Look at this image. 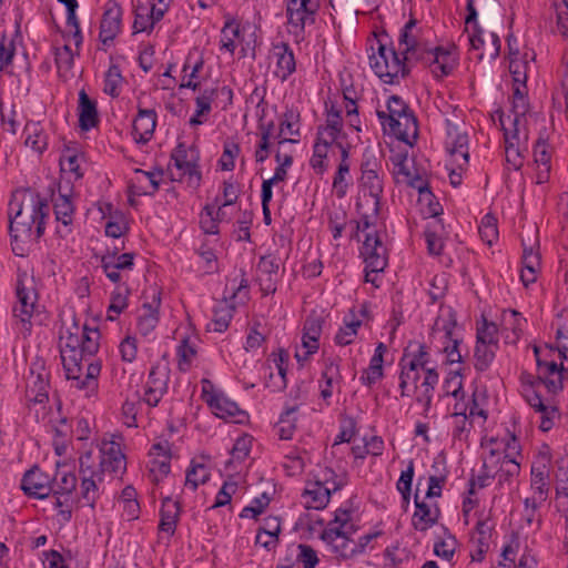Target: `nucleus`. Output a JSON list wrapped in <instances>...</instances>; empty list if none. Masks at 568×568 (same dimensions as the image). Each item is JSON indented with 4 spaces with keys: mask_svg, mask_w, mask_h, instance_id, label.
Returning <instances> with one entry per match:
<instances>
[{
    "mask_svg": "<svg viewBox=\"0 0 568 568\" xmlns=\"http://www.w3.org/2000/svg\"><path fill=\"white\" fill-rule=\"evenodd\" d=\"M176 354L179 357V369L186 372L192 364L193 358L196 356L195 346L192 345L187 337H184L178 346Z\"/></svg>",
    "mask_w": 568,
    "mask_h": 568,
    "instance_id": "nucleus-57",
    "label": "nucleus"
},
{
    "mask_svg": "<svg viewBox=\"0 0 568 568\" xmlns=\"http://www.w3.org/2000/svg\"><path fill=\"white\" fill-rule=\"evenodd\" d=\"M520 382L523 386V392L525 388H538L541 384L546 386L548 393L558 394L564 389V384H561V379L559 378H546L540 375L534 376L527 372H523L520 374Z\"/></svg>",
    "mask_w": 568,
    "mask_h": 568,
    "instance_id": "nucleus-43",
    "label": "nucleus"
},
{
    "mask_svg": "<svg viewBox=\"0 0 568 568\" xmlns=\"http://www.w3.org/2000/svg\"><path fill=\"white\" fill-rule=\"evenodd\" d=\"M301 113L296 108H286L278 123V132L275 139H288L286 135L300 136Z\"/></svg>",
    "mask_w": 568,
    "mask_h": 568,
    "instance_id": "nucleus-38",
    "label": "nucleus"
},
{
    "mask_svg": "<svg viewBox=\"0 0 568 568\" xmlns=\"http://www.w3.org/2000/svg\"><path fill=\"white\" fill-rule=\"evenodd\" d=\"M415 61L427 65L436 79L449 75L457 64L453 52L443 47L424 49Z\"/></svg>",
    "mask_w": 568,
    "mask_h": 568,
    "instance_id": "nucleus-7",
    "label": "nucleus"
},
{
    "mask_svg": "<svg viewBox=\"0 0 568 568\" xmlns=\"http://www.w3.org/2000/svg\"><path fill=\"white\" fill-rule=\"evenodd\" d=\"M465 23L471 24L473 33L469 37L471 49L479 50L484 45L483 29L478 24V11L475 7V0H467Z\"/></svg>",
    "mask_w": 568,
    "mask_h": 568,
    "instance_id": "nucleus-47",
    "label": "nucleus"
},
{
    "mask_svg": "<svg viewBox=\"0 0 568 568\" xmlns=\"http://www.w3.org/2000/svg\"><path fill=\"white\" fill-rule=\"evenodd\" d=\"M476 342L488 345H499L498 326L483 316L481 323L477 324Z\"/></svg>",
    "mask_w": 568,
    "mask_h": 568,
    "instance_id": "nucleus-53",
    "label": "nucleus"
},
{
    "mask_svg": "<svg viewBox=\"0 0 568 568\" xmlns=\"http://www.w3.org/2000/svg\"><path fill=\"white\" fill-rule=\"evenodd\" d=\"M325 320L323 316L312 312L305 320L303 325L302 345L306 349L302 356L300 353L295 354L298 363L307 361L311 355L315 354L320 348V337L323 331Z\"/></svg>",
    "mask_w": 568,
    "mask_h": 568,
    "instance_id": "nucleus-14",
    "label": "nucleus"
},
{
    "mask_svg": "<svg viewBox=\"0 0 568 568\" xmlns=\"http://www.w3.org/2000/svg\"><path fill=\"white\" fill-rule=\"evenodd\" d=\"M252 446V438L248 435H244L239 437L232 449H231V459L225 463L226 468L235 462H243L250 454Z\"/></svg>",
    "mask_w": 568,
    "mask_h": 568,
    "instance_id": "nucleus-59",
    "label": "nucleus"
},
{
    "mask_svg": "<svg viewBox=\"0 0 568 568\" xmlns=\"http://www.w3.org/2000/svg\"><path fill=\"white\" fill-rule=\"evenodd\" d=\"M78 111L79 128L82 131L88 132L100 123L97 102L87 94L84 89L79 92Z\"/></svg>",
    "mask_w": 568,
    "mask_h": 568,
    "instance_id": "nucleus-26",
    "label": "nucleus"
},
{
    "mask_svg": "<svg viewBox=\"0 0 568 568\" xmlns=\"http://www.w3.org/2000/svg\"><path fill=\"white\" fill-rule=\"evenodd\" d=\"M160 306L161 291L154 287L152 288L151 302L143 303L142 314L138 317V329L142 335L146 336L156 327L160 320Z\"/></svg>",
    "mask_w": 568,
    "mask_h": 568,
    "instance_id": "nucleus-23",
    "label": "nucleus"
},
{
    "mask_svg": "<svg viewBox=\"0 0 568 568\" xmlns=\"http://www.w3.org/2000/svg\"><path fill=\"white\" fill-rule=\"evenodd\" d=\"M123 10L115 0L105 3L100 22L99 39L103 45H110L121 32Z\"/></svg>",
    "mask_w": 568,
    "mask_h": 568,
    "instance_id": "nucleus-13",
    "label": "nucleus"
},
{
    "mask_svg": "<svg viewBox=\"0 0 568 568\" xmlns=\"http://www.w3.org/2000/svg\"><path fill=\"white\" fill-rule=\"evenodd\" d=\"M135 176L131 179L128 193L135 196H154L160 189V181L164 174L163 169L148 172L141 169L134 170Z\"/></svg>",
    "mask_w": 568,
    "mask_h": 568,
    "instance_id": "nucleus-16",
    "label": "nucleus"
},
{
    "mask_svg": "<svg viewBox=\"0 0 568 568\" xmlns=\"http://www.w3.org/2000/svg\"><path fill=\"white\" fill-rule=\"evenodd\" d=\"M281 531V518L277 516H268L263 519V525L257 529L255 544L262 546L267 551H272L280 542L278 536Z\"/></svg>",
    "mask_w": 568,
    "mask_h": 568,
    "instance_id": "nucleus-24",
    "label": "nucleus"
},
{
    "mask_svg": "<svg viewBox=\"0 0 568 568\" xmlns=\"http://www.w3.org/2000/svg\"><path fill=\"white\" fill-rule=\"evenodd\" d=\"M549 458L542 456L538 463L531 466L530 486L536 494L537 501H546L549 491Z\"/></svg>",
    "mask_w": 568,
    "mask_h": 568,
    "instance_id": "nucleus-25",
    "label": "nucleus"
},
{
    "mask_svg": "<svg viewBox=\"0 0 568 568\" xmlns=\"http://www.w3.org/2000/svg\"><path fill=\"white\" fill-rule=\"evenodd\" d=\"M399 367V390H400V397H408L410 396V389H409V383H413L414 386L417 384V382L420 378V371L419 368H415V371H408V367L405 365L398 366Z\"/></svg>",
    "mask_w": 568,
    "mask_h": 568,
    "instance_id": "nucleus-58",
    "label": "nucleus"
},
{
    "mask_svg": "<svg viewBox=\"0 0 568 568\" xmlns=\"http://www.w3.org/2000/svg\"><path fill=\"white\" fill-rule=\"evenodd\" d=\"M499 345H488L477 343L475 345L474 358H475V369L479 373L486 372L496 357V352L498 351Z\"/></svg>",
    "mask_w": 568,
    "mask_h": 568,
    "instance_id": "nucleus-49",
    "label": "nucleus"
},
{
    "mask_svg": "<svg viewBox=\"0 0 568 568\" xmlns=\"http://www.w3.org/2000/svg\"><path fill=\"white\" fill-rule=\"evenodd\" d=\"M158 114L154 109L138 106V114L133 120L132 133L138 143H148L156 128Z\"/></svg>",
    "mask_w": 568,
    "mask_h": 568,
    "instance_id": "nucleus-22",
    "label": "nucleus"
},
{
    "mask_svg": "<svg viewBox=\"0 0 568 568\" xmlns=\"http://www.w3.org/2000/svg\"><path fill=\"white\" fill-rule=\"evenodd\" d=\"M21 489L29 497L44 499L52 494L53 478L39 466H33L23 475Z\"/></svg>",
    "mask_w": 568,
    "mask_h": 568,
    "instance_id": "nucleus-11",
    "label": "nucleus"
},
{
    "mask_svg": "<svg viewBox=\"0 0 568 568\" xmlns=\"http://www.w3.org/2000/svg\"><path fill=\"white\" fill-rule=\"evenodd\" d=\"M448 290V280L446 274H436L430 281V288L428 290V296L430 304H435L443 300Z\"/></svg>",
    "mask_w": 568,
    "mask_h": 568,
    "instance_id": "nucleus-61",
    "label": "nucleus"
},
{
    "mask_svg": "<svg viewBox=\"0 0 568 568\" xmlns=\"http://www.w3.org/2000/svg\"><path fill=\"white\" fill-rule=\"evenodd\" d=\"M528 110H529L528 98H519L517 100L511 101V113L514 114L513 139H518V135L521 134L519 124L521 122V119L525 118Z\"/></svg>",
    "mask_w": 568,
    "mask_h": 568,
    "instance_id": "nucleus-60",
    "label": "nucleus"
},
{
    "mask_svg": "<svg viewBox=\"0 0 568 568\" xmlns=\"http://www.w3.org/2000/svg\"><path fill=\"white\" fill-rule=\"evenodd\" d=\"M416 24L417 20L415 18H410L402 28L398 39L399 45H405L400 54L407 57L409 61H415L424 50L422 44L412 34V30Z\"/></svg>",
    "mask_w": 568,
    "mask_h": 568,
    "instance_id": "nucleus-31",
    "label": "nucleus"
},
{
    "mask_svg": "<svg viewBox=\"0 0 568 568\" xmlns=\"http://www.w3.org/2000/svg\"><path fill=\"white\" fill-rule=\"evenodd\" d=\"M170 381V368L168 364L155 363L152 365L145 386L154 387L155 389H162L168 392V385Z\"/></svg>",
    "mask_w": 568,
    "mask_h": 568,
    "instance_id": "nucleus-51",
    "label": "nucleus"
},
{
    "mask_svg": "<svg viewBox=\"0 0 568 568\" xmlns=\"http://www.w3.org/2000/svg\"><path fill=\"white\" fill-rule=\"evenodd\" d=\"M271 357H273V362L277 369L278 381L274 382V383L272 382L274 375L271 372L270 376H268L270 381H267L265 383V386L268 388H272L273 392H281V390L285 389L287 386L286 374H287V364L290 361V354L284 348H278L277 352H273L271 354Z\"/></svg>",
    "mask_w": 568,
    "mask_h": 568,
    "instance_id": "nucleus-33",
    "label": "nucleus"
},
{
    "mask_svg": "<svg viewBox=\"0 0 568 568\" xmlns=\"http://www.w3.org/2000/svg\"><path fill=\"white\" fill-rule=\"evenodd\" d=\"M326 110V119L325 124H321L317 126V131L320 134L326 133L329 135V140L334 141L336 139V134L343 131V118L342 110L338 109L334 103H325Z\"/></svg>",
    "mask_w": 568,
    "mask_h": 568,
    "instance_id": "nucleus-39",
    "label": "nucleus"
},
{
    "mask_svg": "<svg viewBox=\"0 0 568 568\" xmlns=\"http://www.w3.org/2000/svg\"><path fill=\"white\" fill-rule=\"evenodd\" d=\"M499 122L504 130L506 143V160L507 162L511 163L515 169H519L523 165V159L520 156L519 150L520 134L518 135V139H513V131H509L505 128L503 112H500Z\"/></svg>",
    "mask_w": 568,
    "mask_h": 568,
    "instance_id": "nucleus-48",
    "label": "nucleus"
},
{
    "mask_svg": "<svg viewBox=\"0 0 568 568\" xmlns=\"http://www.w3.org/2000/svg\"><path fill=\"white\" fill-rule=\"evenodd\" d=\"M361 185L368 191V195L373 199L374 214L377 215L381 210V201L383 195V174L382 173H363L359 179Z\"/></svg>",
    "mask_w": 568,
    "mask_h": 568,
    "instance_id": "nucleus-37",
    "label": "nucleus"
},
{
    "mask_svg": "<svg viewBox=\"0 0 568 568\" xmlns=\"http://www.w3.org/2000/svg\"><path fill=\"white\" fill-rule=\"evenodd\" d=\"M407 57L402 55L393 47L378 41L376 53L369 55V65L374 73L386 84H397L399 79L408 77L410 69Z\"/></svg>",
    "mask_w": 568,
    "mask_h": 568,
    "instance_id": "nucleus-3",
    "label": "nucleus"
},
{
    "mask_svg": "<svg viewBox=\"0 0 568 568\" xmlns=\"http://www.w3.org/2000/svg\"><path fill=\"white\" fill-rule=\"evenodd\" d=\"M447 135L446 149L452 156L459 155L462 158L463 162L457 163L458 168L462 169L468 164L469 160L468 136L466 133H458L456 128L449 129ZM455 162H458L457 159H455Z\"/></svg>",
    "mask_w": 568,
    "mask_h": 568,
    "instance_id": "nucleus-30",
    "label": "nucleus"
},
{
    "mask_svg": "<svg viewBox=\"0 0 568 568\" xmlns=\"http://www.w3.org/2000/svg\"><path fill=\"white\" fill-rule=\"evenodd\" d=\"M78 484V478L74 473L69 471H57V476L53 478V490L54 496L71 495Z\"/></svg>",
    "mask_w": 568,
    "mask_h": 568,
    "instance_id": "nucleus-52",
    "label": "nucleus"
},
{
    "mask_svg": "<svg viewBox=\"0 0 568 568\" xmlns=\"http://www.w3.org/2000/svg\"><path fill=\"white\" fill-rule=\"evenodd\" d=\"M280 261L273 254L263 255L257 263L260 290L264 296L277 290Z\"/></svg>",
    "mask_w": 568,
    "mask_h": 568,
    "instance_id": "nucleus-19",
    "label": "nucleus"
},
{
    "mask_svg": "<svg viewBox=\"0 0 568 568\" xmlns=\"http://www.w3.org/2000/svg\"><path fill=\"white\" fill-rule=\"evenodd\" d=\"M294 548V545L290 549ZM298 551L296 555V561L303 564L304 568H315L318 564L317 552L314 548L306 544H298L295 546Z\"/></svg>",
    "mask_w": 568,
    "mask_h": 568,
    "instance_id": "nucleus-62",
    "label": "nucleus"
},
{
    "mask_svg": "<svg viewBox=\"0 0 568 568\" xmlns=\"http://www.w3.org/2000/svg\"><path fill=\"white\" fill-rule=\"evenodd\" d=\"M121 80L122 75L120 68L115 64H112L105 73L103 91L106 94L116 98L120 94L118 87Z\"/></svg>",
    "mask_w": 568,
    "mask_h": 568,
    "instance_id": "nucleus-64",
    "label": "nucleus"
},
{
    "mask_svg": "<svg viewBox=\"0 0 568 568\" xmlns=\"http://www.w3.org/2000/svg\"><path fill=\"white\" fill-rule=\"evenodd\" d=\"M478 232L480 239L489 246H491L498 240V227L497 219L488 213L486 214L479 224Z\"/></svg>",
    "mask_w": 568,
    "mask_h": 568,
    "instance_id": "nucleus-55",
    "label": "nucleus"
},
{
    "mask_svg": "<svg viewBox=\"0 0 568 568\" xmlns=\"http://www.w3.org/2000/svg\"><path fill=\"white\" fill-rule=\"evenodd\" d=\"M534 160L537 166H551V148L542 135L534 144Z\"/></svg>",
    "mask_w": 568,
    "mask_h": 568,
    "instance_id": "nucleus-63",
    "label": "nucleus"
},
{
    "mask_svg": "<svg viewBox=\"0 0 568 568\" xmlns=\"http://www.w3.org/2000/svg\"><path fill=\"white\" fill-rule=\"evenodd\" d=\"M240 22L235 18L226 16V20L221 30L220 49L225 50L233 55L236 49L235 39H240Z\"/></svg>",
    "mask_w": 568,
    "mask_h": 568,
    "instance_id": "nucleus-41",
    "label": "nucleus"
},
{
    "mask_svg": "<svg viewBox=\"0 0 568 568\" xmlns=\"http://www.w3.org/2000/svg\"><path fill=\"white\" fill-rule=\"evenodd\" d=\"M304 497L310 498L306 501V507L312 509H324L329 503L331 489L325 487L321 481L313 483L305 489Z\"/></svg>",
    "mask_w": 568,
    "mask_h": 568,
    "instance_id": "nucleus-42",
    "label": "nucleus"
},
{
    "mask_svg": "<svg viewBox=\"0 0 568 568\" xmlns=\"http://www.w3.org/2000/svg\"><path fill=\"white\" fill-rule=\"evenodd\" d=\"M444 231V223L442 219H437L428 223L424 236L427 244V251L432 255H440L444 248V242L440 232Z\"/></svg>",
    "mask_w": 568,
    "mask_h": 568,
    "instance_id": "nucleus-44",
    "label": "nucleus"
},
{
    "mask_svg": "<svg viewBox=\"0 0 568 568\" xmlns=\"http://www.w3.org/2000/svg\"><path fill=\"white\" fill-rule=\"evenodd\" d=\"M365 262V282L379 287L377 274L383 272L388 263L387 248L377 233H367L361 248Z\"/></svg>",
    "mask_w": 568,
    "mask_h": 568,
    "instance_id": "nucleus-5",
    "label": "nucleus"
},
{
    "mask_svg": "<svg viewBox=\"0 0 568 568\" xmlns=\"http://www.w3.org/2000/svg\"><path fill=\"white\" fill-rule=\"evenodd\" d=\"M131 293L126 284H119L110 296V305L108 306L106 318L115 321L118 316L128 307V300Z\"/></svg>",
    "mask_w": 568,
    "mask_h": 568,
    "instance_id": "nucleus-40",
    "label": "nucleus"
},
{
    "mask_svg": "<svg viewBox=\"0 0 568 568\" xmlns=\"http://www.w3.org/2000/svg\"><path fill=\"white\" fill-rule=\"evenodd\" d=\"M241 153V145L233 138H227L223 142V152L217 161V165L222 171H233L235 168V159Z\"/></svg>",
    "mask_w": 568,
    "mask_h": 568,
    "instance_id": "nucleus-50",
    "label": "nucleus"
},
{
    "mask_svg": "<svg viewBox=\"0 0 568 568\" xmlns=\"http://www.w3.org/2000/svg\"><path fill=\"white\" fill-rule=\"evenodd\" d=\"M329 148V135H327L324 132L323 134H320V131H317L315 143L313 146V155L310 160L311 168L317 174H323L327 170V163L325 162V160L327 159Z\"/></svg>",
    "mask_w": 568,
    "mask_h": 568,
    "instance_id": "nucleus-34",
    "label": "nucleus"
},
{
    "mask_svg": "<svg viewBox=\"0 0 568 568\" xmlns=\"http://www.w3.org/2000/svg\"><path fill=\"white\" fill-rule=\"evenodd\" d=\"M235 312V305L231 304L225 297L222 302H220L213 310V318L211 324H209V331H214L217 333L225 332L230 323L233 318Z\"/></svg>",
    "mask_w": 568,
    "mask_h": 568,
    "instance_id": "nucleus-35",
    "label": "nucleus"
},
{
    "mask_svg": "<svg viewBox=\"0 0 568 568\" xmlns=\"http://www.w3.org/2000/svg\"><path fill=\"white\" fill-rule=\"evenodd\" d=\"M489 460L494 468L499 465L494 471L495 478H497V488L500 490L505 487L510 488L519 476L520 464L515 457H511V453H506L501 456L498 449L495 448L489 450Z\"/></svg>",
    "mask_w": 568,
    "mask_h": 568,
    "instance_id": "nucleus-9",
    "label": "nucleus"
},
{
    "mask_svg": "<svg viewBox=\"0 0 568 568\" xmlns=\"http://www.w3.org/2000/svg\"><path fill=\"white\" fill-rule=\"evenodd\" d=\"M439 374L436 368L425 369L424 378L418 387L415 385L416 403L422 404L424 408V415L427 416L432 408L433 397L435 387L438 384Z\"/></svg>",
    "mask_w": 568,
    "mask_h": 568,
    "instance_id": "nucleus-27",
    "label": "nucleus"
},
{
    "mask_svg": "<svg viewBox=\"0 0 568 568\" xmlns=\"http://www.w3.org/2000/svg\"><path fill=\"white\" fill-rule=\"evenodd\" d=\"M23 133L26 134L24 145L42 154L49 145V136L40 122L28 121L24 125Z\"/></svg>",
    "mask_w": 568,
    "mask_h": 568,
    "instance_id": "nucleus-28",
    "label": "nucleus"
},
{
    "mask_svg": "<svg viewBox=\"0 0 568 568\" xmlns=\"http://www.w3.org/2000/svg\"><path fill=\"white\" fill-rule=\"evenodd\" d=\"M101 334L98 327L84 324L79 326L75 317L71 328L67 329L65 346L60 349L62 366L68 381L87 395L98 389V377L101 373L100 361L93 357L100 348Z\"/></svg>",
    "mask_w": 568,
    "mask_h": 568,
    "instance_id": "nucleus-1",
    "label": "nucleus"
},
{
    "mask_svg": "<svg viewBox=\"0 0 568 568\" xmlns=\"http://www.w3.org/2000/svg\"><path fill=\"white\" fill-rule=\"evenodd\" d=\"M400 182L406 183L407 186L418 191L419 196L433 195L428 181L415 169V172L407 170V175L400 178Z\"/></svg>",
    "mask_w": 568,
    "mask_h": 568,
    "instance_id": "nucleus-56",
    "label": "nucleus"
},
{
    "mask_svg": "<svg viewBox=\"0 0 568 568\" xmlns=\"http://www.w3.org/2000/svg\"><path fill=\"white\" fill-rule=\"evenodd\" d=\"M80 484V496L84 501V506L92 509L95 507L97 500L100 497V485L103 483L104 476L100 474L82 475Z\"/></svg>",
    "mask_w": 568,
    "mask_h": 568,
    "instance_id": "nucleus-32",
    "label": "nucleus"
},
{
    "mask_svg": "<svg viewBox=\"0 0 568 568\" xmlns=\"http://www.w3.org/2000/svg\"><path fill=\"white\" fill-rule=\"evenodd\" d=\"M49 195L53 205L55 221L61 224L55 230L59 237L65 239L72 233V225L75 214L74 191L70 182L63 184L58 183V192L55 193L54 184L50 185Z\"/></svg>",
    "mask_w": 568,
    "mask_h": 568,
    "instance_id": "nucleus-4",
    "label": "nucleus"
},
{
    "mask_svg": "<svg viewBox=\"0 0 568 568\" xmlns=\"http://www.w3.org/2000/svg\"><path fill=\"white\" fill-rule=\"evenodd\" d=\"M271 55L275 59L274 77L281 82H285L296 70V60L292 48L284 41L273 43Z\"/></svg>",
    "mask_w": 568,
    "mask_h": 568,
    "instance_id": "nucleus-18",
    "label": "nucleus"
},
{
    "mask_svg": "<svg viewBox=\"0 0 568 568\" xmlns=\"http://www.w3.org/2000/svg\"><path fill=\"white\" fill-rule=\"evenodd\" d=\"M414 504L416 509L412 517V526L415 530L425 532L438 523L442 515L440 508L435 504L432 509L428 504L419 499L418 491L414 495Z\"/></svg>",
    "mask_w": 568,
    "mask_h": 568,
    "instance_id": "nucleus-21",
    "label": "nucleus"
},
{
    "mask_svg": "<svg viewBox=\"0 0 568 568\" xmlns=\"http://www.w3.org/2000/svg\"><path fill=\"white\" fill-rule=\"evenodd\" d=\"M126 469L125 455L121 449V444L113 439H103L100 447L99 474L105 475L123 474Z\"/></svg>",
    "mask_w": 568,
    "mask_h": 568,
    "instance_id": "nucleus-10",
    "label": "nucleus"
},
{
    "mask_svg": "<svg viewBox=\"0 0 568 568\" xmlns=\"http://www.w3.org/2000/svg\"><path fill=\"white\" fill-rule=\"evenodd\" d=\"M210 477V469L203 463L192 459L190 467L186 469L184 485L186 488L195 491L200 485L206 484Z\"/></svg>",
    "mask_w": 568,
    "mask_h": 568,
    "instance_id": "nucleus-45",
    "label": "nucleus"
},
{
    "mask_svg": "<svg viewBox=\"0 0 568 568\" xmlns=\"http://www.w3.org/2000/svg\"><path fill=\"white\" fill-rule=\"evenodd\" d=\"M443 390L445 396H453L456 399H464L465 392L463 387L460 371H452L448 373L443 383Z\"/></svg>",
    "mask_w": 568,
    "mask_h": 568,
    "instance_id": "nucleus-54",
    "label": "nucleus"
},
{
    "mask_svg": "<svg viewBox=\"0 0 568 568\" xmlns=\"http://www.w3.org/2000/svg\"><path fill=\"white\" fill-rule=\"evenodd\" d=\"M410 108L408 104L396 94L389 97L387 101V111H376V115L381 121L382 125L386 128L388 125V130L392 134H394L398 140H405V131H400V116L405 115Z\"/></svg>",
    "mask_w": 568,
    "mask_h": 568,
    "instance_id": "nucleus-12",
    "label": "nucleus"
},
{
    "mask_svg": "<svg viewBox=\"0 0 568 568\" xmlns=\"http://www.w3.org/2000/svg\"><path fill=\"white\" fill-rule=\"evenodd\" d=\"M206 404L219 418L224 420L242 424L247 418V413L222 392L206 397Z\"/></svg>",
    "mask_w": 568,
    "mask_h": 568,
    "instance_id": "nucleus-17",
    "label": "nucleus"
},
{
    "mask_svg": "<svg viewBox=\"0 0 568 568\" xmlns=\"http://www.w3.org/2000/svg\"><path fill=\"white\" fill-rule=\"evenodd\" d=\"M181 513L182 506L180 500L173 501L170 496L162 498L158 525L159 539L165 536L169 541L174 536Z\"/></svg>",
    "mask_w": 568,
    "mask_h": 568,
    "instance_id": "nucleus-15",
    "label": "nucleus"
},
{
    "mask_svg": "<svg viewBox=\"0 0 568 568\" xmlns=\"http://www.w3.org/2000/svg\"><path fill=\"white\" fill-rule=\"evenodd\" d=\"M50 376L29 377L26 389L28 406L45 404L49 400Z\"/></svg>",
    "mask_w": 568,
    "mask_h": 568,
    "instance_id": "nucleus-29",
    "label": "nucleus"
},
{
    "mask_svg": "<svg viewBox=\"0 0 568 568\" xmlns=\"http://www.w3.org/2000/svg\"><path fill=\"white\" fill-rule=\"evenodd\" d=\"M475 530L478 538L476 539V549L470 552V557L473 561L480 562L484 560L489 549V540L494 526L489 525L487 519L480 518L476 524Z\"/></svg>",
    "mask_w": 568,
    "mask_h": 568,
    "instance_id": "nucleus-36",
    "label": "nucleus"
},
{
    "mask_svg": "<svg viewBox=\"0 0 568 568\" xmlns=\"http://www.w3.org/2000/svg\"><path fill=\"white\" fill-rule=\"evenodd\" d=\"M50 206L40 194H32L29 206L19 205L14 215L9 212L10 244L14 255L27 256L32 244L39 242L45 231Z\"/></svg>",
    "mask_w": 568,
    "mask_h": 568,
    "instance_id": "nucleus-2",
    "label": "nucleus"
},
{
    "mask_svg": "<svg viewBox=\"0 0 568 568\" xmlns=\"http://www.w3.org/2000/svg\"><path fill=\"white\" fill-rule=\"evenodd\" d=\"M16 295L18 304L13 307V315L17 317L27 335L31 334V318L37 311L38 293L34 288H27L22 281L17 282Z\"/></svg>",
    "mask_w": 568,
    "mask_h": 568,
    "instance_id": "nucleus-8",
    "label": "nucleus"
},
{
    "mask_svg": "<svg viewBox=\"0 0 568 568\" xmlns=\"http://www.w3.org/2000/svg\"><path fill=\"white\" fill-rule=\"evenodd\" d=\"M286 17L296 38L304 39L305 26L315 22L320 0H285Z\"/></svg>",
    "mask_w": 568,
    "mask_h": 568,
    "instance_id": "nucleus-6",
    "label": "nucleus"
},
{
    "mask_svg": "<svg viewBox=\"0 0 568 568\" xmlns=\"http://www.w3.org/2000/svg\"><path fill=\"white\" fill-rule=\"evenodd\" d=\"M430 362V353L428 346L419 341H409L403 351L399 358L398 366L405 365L408 371L419 368L425 373V369H432L428 364Z\"/></svg>",
    "mask_w": 568,
    "mask_h": 568,
    "instance_id": "nucleus-20",
    "label": "nucleus"
},
{
    "mask_svg": "<svg viewBox=\"0 0 568 568\" xmlns=\"http://www.w3.org/2000/svg\"><path fill=\"white\" fill-rule=\"evenodd\" d=\"M298 406H292L286 408L280 416L278 422L275 425L276 434L282 440H290L293 438V435L296 430V422L297 418L295 413L297 412Z\"/></svg>",
    "mask_w": 568,
    "mask_h": 568,
    "instance_id": "nucleus-46",
    "label": "nucleus"
}]
</instances>
